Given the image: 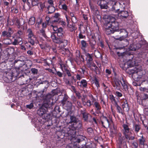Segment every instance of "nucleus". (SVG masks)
<instances>
[{"label":"nucleus","instance_id":"obj_1","mask_svg":"<svg viewBox=\"0 0 148 148\" xmlns=\"http://www.w3.org/2000/svg\"><path fill=\"white\" fill-rule=\"evenodd\" d=\"M58 37H56L54 34H51V37L53 41L55 43L60 44H63V47H65L67 44V41L62 38L64 36L65 32L63 29L61 27L58 28L56 33Z\"/></svg>","mask_w":148,"mask_h":148},{"label":"nucleus","instance_id":"obj_2","mask_svg":"<svg viewBox=\"0 0 148 148\" xmlns=\"http://www.w3.org/2000/svg\"><path fill=\"white\" fill-rule=\"evenodd\" d=\"M134 72L132 74V76L135 80L138 81L146 82V80L143 81L141 80V78L143 76V71L141 66H138L134 68Z\"/></svg>","mask_w":148,"mask_h":148},{"label":"nucleus","instance_id":"obj_3","mask_svg":"<svg viewBox=\"0 0 148 148\" xmlns=\"http://www.w3.org/2000/svg\"><path fill=\"white\" fill-rule=\"evenodd\" d=\"M104 24L110 25L113 28H117L119 27V23L116 21L115 18L112 16H109L105 19V23Z\"/></svg>","mask_w":148,"mask_h":148},{"label":"nucleus","instance_id":"obj_4","mask_svg":"<svg viewBox=\"0 0 148 148\" xmlns=\"http://www.w3.org/2000/svg\"><path fill=\"white\" fill-rule=\"evenodd\" d=\"M52 97V95L49 93L43 96V106H45V108H48L49 105L52 103V102L51 101Z\"/></svg>","mask_w":148,"mask_h":148},{"label":"nucleus","instance_id":"obj_5","mask_svg":"<svg viewBox=\"0 0 148 148\" xmlns=\"http://www.w3.org/2000/svg\"><path fill=\"white\" fill-rule=\"evenodd\" d=\"M126 3L125 2H123L120 1V2L117 3L114 1H109V4H110L112 6V11L115 12H117L119 10V9L116 8V5L118 4L122 5L123 8L125 7V5Z\"/></svg>","mask_w":148,"mask_h":148},{"label":"nucleus","instance_id":"obj_6","mask_svg":"<svg viewBox=\"0 0 148 148\" xmlns=\"http://www.w3.org/2000/svg\"><path fill=\"white\" fill-rule=\"evenodd\" d=\"M27 32L28 33V41L29 42L33 45L34 44L35 40L36 39V37L34 35L31 29H28Z\"/></svg>","mask_w":148,"mask_h":148},{"label":"nucleus","instance_id":"obj_7","mask_svg":"<svg viewBox=\"0 0 148 148\" xmlns=\"http://www.w3.org/2000/svg\"><path fill=\"white\" fill-rule=\"evenodd\" d=\"M104 27L105 29V31L106 34L108 35L113 33L115 31L116 28H113V27L110 25H109L105 24H104Z\"/></svg>","mask_w":148,"mask_h":148},{"label":"nucleus","instance_id":"obj_8","mask_svg":"<svg viewBox=\"0 0 148 148\" xmlns=\"http://www.w3.org/2000/svg\"><path fill=\"white\" fill-rule=\"evenodd\" d=\"M79 126H72L71 128L68 127L66 128V132L68 134L69 136H73L75 134L76 130Z\"/></svg>","mask_w":148,"mask_h":148},{"label":"nucleus","instance_id":"obj_9","mask_svg":"<svg viewBox=\"0 0 148 148\" xmlns=\"http://www.w3.org/2000/svg\"><path fill=\"white\" fill-rule=\"evenodd\" d=\"M70 121H69V123H68V124L73 123V124H72V126H77V124H78L79 125V127H80L81 126V124L80 122H79V120L76 118L75 116H70Z\"/></svg>","mask_w":148,"mask_h":148},{"label":"nucleus","instance_id":"obj_10","mask_svg":"<svg viewBox=\"0 0 148 148\" xmlns=\"http://www.w3.org/2000/svg\"><path fill=\"white\" fill-rule=\"evenodd\" d=\"M122 126L123 127V134L125 136L126 138H128L127 134H132L130 129L128 125L124 124Z\"/></svg>","mask_w":148,"mask_h":148},{"label":"nucleus","instance_id":"obj_11","mask_svg":"<svg viewBox=\"0 0 148 148\" xmlns=\"http://www.w3.org/2000/svg\"><path fill=\"white\" fill-rule=\"evenodd\" d=\"M13 31L10 27H8L6 31L2 32L1 36L4 38L10 37L13 33Z\"/></svg>","mask_w":148,"mask_h":148},{"label":"nucleus","instance_id":"obj_12","mask_svg":"<svg viewBox=\"0 0 148 148\" xmlns=\"http://www.w3.org/2000/svg\"><path fill=\"white\" fill-rule=\"evenodd\" d=\"M120 34H121V36L119 38H115L116 40H119L120 41L124 40L127 36L128 33L126 30L122 29L120 30Z\"/></svg>","mask_w":148,"mask_h":148},{"label":"nucleus","instance_id":"obj_13","mask_svg":"<svg viewBox=\"0 0 148 148\" xmlns=\"http://www.w3.org/2000/svg\"><path fill=\"white\" fill-rule=\"evenodd\" d=\"M16 71L15 69L12 70H10L9 72L6 73L7 78L11 80H12L13 77L16 76Z\"/></svg>","mask_w":148,"mask_h":148},{"label":"nucleus","instance_id":"obj_14","mask_svg":"<svg viewBox=\"0 0 148 148\" xmlns=\"http://www.w3.org/2000/svg\"><path fill=\"white\" fill-rule=\"evenodd\" d=\"M101 121L104 127L107 128L109 127L110 122L106 117L103 116L101 119Z\"/></svg>","mask_w":148,"mask_h":148},{"label":"nucleus","instance_id":"obj_15","mask_svg":"<svg viewBox=\"0 0 148 148\" xmlns=\"http://www.w3.org/2000/svg\"><path fill=\"white\" fill-rule=\"evenodd\" d=\"M44 107L45 108V107L43 106V104L42 106L38 110L37 113L39 116H43L46 112L47 108H45L46 109H45Z\"/></svg>","mask_w":148,"mask_h":148},{"label":"nucleus","instance_id":"obj_16","mask_svg":"<svg viewBox=\"0 0 148 148\" xmlns=\"http://www.w3.org/2000/svg\"><path fill=\"white\" fill-rule=\"evenodd\" d=\"M122 103V108L123 111L127 112L129 111L130 108L127 100L125 99L123 100Z\"/></svg>","mask_w":148,"mask_h":148},{"label":"nucleus","instance_id":"obj_17","mask_svg":"<svg viewBox=\"0 0 148 148\" xmlns=\"http://www.w3.org/2000/svg\"><path fill=\"white\" fill-rule=\"evenodd\" d=\"M66 148H87L85 145H79L78 147L75 145H73L72 144H69L68 145Z\"/></svg>","mask_w":148,"mask_h":148},{"label":"nucleus","instance_id":"obj_18","mask_svg":"<svg viewBox=\"0 0 148 148\" xmlns=\"http://www.w3.org/2000/svg\"><path fill=\"white\" fill-rule=\"evenodd\" d=\"M77 85L82 88H86L87 85V83L86 80L82 79L80 82H77Z\"/></svg>","mask_w":148,"mask_h":148},{"label":"nucleus","instance_id":"obj_19","mask_svg":"<svg viewBox=\"0 0 148 148\" xmlns=\"http://www.w3.org/2000/svg\"><path fill=\"white\" fill-rule=\"evenodd\" d=\"M121 82L118 79H116L114 81V82L112 84L113 86L116 89H119L121 86Z\"/></svg>","mask_w":148,"mask_h":148},{"label":"nucleus","instance_id":"obj_20","mask_svg":"<svg viewBox=\"0 0 148 148\" xmlns=\"http://www.w3.org/2000/svg\"><path fill=\"white\" fill-rule=\"evenodd\" d=\"M76 82V79H75L74 76H71V77L69 78V79H66L65 81V82L66 84L70 85L73 84Z\"/></svg>","mask_w":148,"mask_h":148},{"label":"nucleus","instance_id":"obj_21","mask_svg":"<svg viewBox=\"0 0 148 148\" xmlns=\"http://www.w3.org/2000/svg\"><path fill=\"white\" fill-rule=\"evenodd\" d=\"M119 14L120 18L121 19L127 18L129 15L128 12L126 11H121Z\"/></svg>","mask_w":148,"mask_h":148},{"label":"nucleus","instance_id":"obj_22","mask_svg":"<svg viewBox=\"0 0 148 148\" xmlns=\"http://www.w3.org/2000/svg\"><path fill=\"white\" fill-rule=\"evenodd\" d=\"M93 39L90 40V41L89 44L92 49H96L97 45H96V41L94 39V38L92 36Z\"/></svg>","mask_w":148,"mask_h":148},{"label":"nucleus","instance_id":"obj_23","mask_svg":"<svg viewBox=\"0 0 148 148\" xmlns=\"http://www.w3.org/2000/svg\"><path fill=\"white\" fill-rule=\"evenodd\" d=\"M14 64L17 63V64L18 65V66L19 67H22L25 64V62L23 60H14Z\"/></svg>","mask_w":148,"mask_h":148},{"label":"nucleus","instance_id":"obj_24","mask_svg":"<svg viewBox=\"0 0 148 148\" xmlns=\"http://www.w3.org/2000/svg\"><path fill=\"white\" fill-rule=\"evenodd\" d=\"M2 41L3 44L6 45L12 44V40L9 38L4 39Z\"/></svg>","mask_w":148,"mask_h":148},{"label":"nucleus","instance_id":"obj_25","mask_svg":"<svg viewBox=\"0 0 148 148\" xmlns=\"http://www.w3.org/2000/svg\"><path fill=\"white\" fill-rule=\"evenodd\" d=\"M63 105L66 108L67 110H69L71 109L72 107V104L71 102L67 101L65 102V104Z\"/></svg>","mask_w":148,"mask_h":148},{"label":"nucleus","instance_id":"obj_26","mask_svg":"<svg viewBox=\"0 0 148 148\" xmlns=\"http://www.w3.org/2000/svg\"><path fill=\"white\" fill-rule=\"evenodd\" d=\"M141 128L140 125L137 124H134L133 126V129L136 133H137Z\"/></svg>","mask_w":148,"mask_h":148},{"label":"nucleus","instance_id":"obj_27","mask_svg":"<svg viewBox=\"0 0 148 148\" xmlns=\"http://www.w3.org/2000/svg\"><path fill=\"white\" fill-rule=\"evenodd\" d=\"M48 10V14H51L53 12L55 11V8L53 5L49 6L47 8Z\"/></svg>","mask_w":148,"mask_h":148},{"label":"nucleus","instance_id":"obj_28","mask_svg":"<svg viewBox=\"0 0 148 148\" xmlns=\"http://www.w3.org/2000/svg\"><path fill=\"white\" fill-rule=\"evenodd\" d=\"M59 7L61 10L67 11L68 9L67 6L65 4H61V2H60V3L59 5Z\"/></svg>","mask_w":148,"mask_h":148},{"label":"nucleus","instance_id":"obj_29","mask_svg":"<svg viewBox=\"0 0 148 148\" xmlns=\"http://www.w3.org/2000/svg\"><path fill=\"white\" fill-rule=\"evenodd\" d=\"M81 44L82 45L81 48L83 50H85L88 45L86 42L84 40H82L81 41Z\"/></svg>","mask_w":148,"mask_h":148},{"label":"nucleus","instance_id":"obj_30","mask_svg":"<svg viewBox=\"0 0 148 148\" xmlns=\"http://www.w3.org/2000/svg\"><path fill=\"white\" fill-rule=\"evenodd\" d=\"M85 56H86V59L87 60V63L92 61L93 59L92 58L91 55L89 53H86Z\"/></svg>","mask_w":148,"mask_h":148},{"label":"nucleus","instance_id":"obj_31","mask_svg":"<svg viewBox=\"0 0 148 148\" xmlns=\"http://www.w3.org/2000/svg\"><path fill=\"white\" fill-rule=\"evenodd\" d=\"M94 106L96 108V110L98 111H99L101 108L99 103L97 101L95 102Z\"/></svg>","mask_w":148,"mask_h":148},{"label":"nucleus","instance_id":"obj_32","mask_svg":"<svg viewBox=\"0 0 148 148\" xmlns=\"http://www.w3.org/2000/svg\"><path fill=\"white\" fill-rule=\"evenodd\" d=\"M21 43V44H22V39H21L19 40V41L18 40V39H15L14 40V41L13 42H12V44L14 45H18V44Z\"/></svg>","mask_w":148,"mask_h":148},{"label":"nucleus","instance_id":"obj_33","mask_svg":"<svg viewBox=\"0 0 148 148\" xmlns=\"http://www.w3.org/2000/svg\"><path fill=\"white\" fill-rule=\"evenodd\" d=\"M35 18L34 16L31 17L29 19L28 21V23L29 25H34L35 23Z\"/></svg>","mask_w":148,"mask_h":148},{"label":"nucleus","instance_id":"obj_34","mask_svg":"<svg viewBox=\"0 0 148 148\" xmlns=\"http://www.w3.org/2000/svg\"><path fill=\"white\" fill-rule=\"evenodd\" d=\"M83 104L84 106H87L90 107L91 104V102L89 100H87L86 101H84L82 99Z\"/></svg>","mask_w":148,"mask_h":148},{"label":"nucleus","instance_id":"obj_35","mask_svg":"<svg viewBox=\"0 0 148 148\" xmlns=\"http://www.w3.org/2000/svg\"><path fill=\"white\" fill-rule=\"evenodd\" d=\"M68 97L66 94H65L63 98V99L61 101V103L63 105L65 104V102L67 101V100L68 99Z\"/></svg>","mask_w":148,"mask_h":148},{"label":"nucleus","instance_id":"obj_36","mask_svg":"<svg viewBox=\"0 0 148 148\" xmlns=\"http://www.w3.org/2000/svg\"><path fill=\"white\" fill-rule=\"evenodd\" d=\"M53 21L54 22H56L58 23H60V24L62 25H66L65 22L61 18H58L57 20H54Z\"/></svg>","mask_w":148,"mask_h":148},{"label":"nucleus","instance_id":"obj_37","mask_svg":"<svg viewBox=\"0 0 148 148\" xmlns=\"http://www.w3.org/2000/svg\"><path fill=\"white\" fill-rule=\"evenodd\" d=\"M7 51L8 53L9 54H12L14 53V49L13 47H10L7 49Z\"/></svg>","mask_w":148,"mask_h":148},{"label":"nucleus","instance_id":"obj_38","mask_svg":"<svg viewBox=\"0 0 148 148\" xmlns=\"http://www.w3.org/2000/svg\"><path fill=\"white\" fill-rule=\"evenodd\" d=\"M39 5L38 6V8H39L40 12H42L43 11V9L45 7V5L44 3H39Z\"/></svg>","mask_w":148,"mask_h":148},{"label":"nucleus","instance_id":"obj_39","mask_svg":"<svg viewBox=\"0 0 148 148\" xmlns=\"http://www.w3.org/2000/svg\"><path fill=\"white\" fill-rule=\"evenodd\" d=\"M123 82H121V84L122 85L123 88L125 90H126L127 88V85L125 81L123 80V79L122 78Z\"/></svg>","mask_w":148,"mask_h":148},{"label":"nucleus","instance_id":"obj_40","mask_svg":"<svg viewBox=\"0 0 148 148\" xmlns=\"http://www.w3.org/2000/svg\"><path fill=\"white\" fill-rule=\"evenodd\" d=\"M116 109L117 110V112L120 113L122 115L123 114V112H122V109L121 107L119 106L117 104H116Z\"/></svg>","mask_w":148,"mask_h":148},{"label":"nucleus","instance_id":"obj_41","mask_svg":"<svg viewBox=\"0 0 148 148\" xmlns=\"http://www.w3.org/2000/svg\"><path fill=\"white\" fill-rule=\"evenodd\" d=\"M102 2H100L99 5L101 9H106L108 8L107 5L106 4H102Z\"/></svg>","mask_w":148,"mask_h":148},{"label":"nucleus","instance_id":"obj_42","mask_svg":"<svg viewBox=\"0 0 148 148\" xmlns=\"http://www.w3.org/2000/svg\"><path fill=\"white\" fill-rule=\"evenodd\" d=\"M129 62H130V65L131 66H134L136 65V63L134 60L133 59H132V60H130L128 62V63Z\"/></svg>","mask_w":148,"mask_h":148},{"label":"nucleus","instance_id":"obj_43","mask_svg":"<svg viewBox=\"0 0 148 148\" xmlns=\"http://www.w3.org/2000/svg\"><path fill=\"white\" fill-rule=\"evenodd\" d=\"M31 71L32 73L34 75L37 74L38 72V70L34 68H32L31 69Z\"/></svg>","mask_w":148,"mask_h":148},{"label":"nucleus","instance_id":"obj_44","mask_svg":"<svg viewBox=\"0 0 148 148\" xmlns=\"http://www.w3.org/2000/svg\"><path fill=\"white\" fill-rule=\"evenodd\" d=\"M65 73L69 77H71L72 76V73L69 70L66 69H65V71H64Z\"/></svg>","mask_w":148,"mask_h":148},{"label":"nucleus","instance_id":"obj_45","mask_svg":"<svg viewBox=\"0 0 148 148\" xmlns=\"http://www.w3.org/2000/svg\"><path fill=\"white\" fill-rule=\"evenodd\" d=\"M23 34V32L21 31H18V32L16 34V36H17V38H18L20 39H21L20 36H22Z\"/></svg>","mask_w":148,"mask_h":148},{"label":"nucleus","instance_id":"obj_46","mask_svg":"<svg viewBox=\"0 0 148 148\" xmlns=\"http://www.w3.org/2000/svg\"><path fill=\"white\" fill-rule=\"evenodd\" d=\"M44 61L46 63V64L49 66L50 64H52V63L53 62V61H52V60L49 59H47L46 60L44 59Z\"/></svg>","mask_w":148,"mask_h":148},{"label":"nucleus","instance_id":"obj_47","mask_svg":"<svg viewBox=\"0 0 148 148\" xmlns=\"http://www.w3.org/2000/svg\"><path fill=\"white\" fill-rule=\"evenodd\" d=\"M139 143L141 145H145L144 142L145 141V139L143 138V136L141 137L140 139H139Z\"/></svg>","mask_w":148,"mask_h":148},{"label":"nucleus","instance_id":"obj_48","mask_svg":"<svg viewBox=\"0 0 148 148\" xmlns=\"http://www.w3.org/2000/svg\"><path fill=\"white\" fill-rule=\"evenodd\" d=\"M38 33L42 35L43 37H46V35L45 33V31L43 29H41L40 30Z\"/></svg>","mask_w":148,"mask_h":148},{"label":"nucleus","instance_id":"obj_49","mask_svg":"<svg viewBox=\"0 0 148 148\" xmlns=\"http://www.w3.org/2000/svg\"><path fill=\"white\" fill-rule=\"evenodd\" d=\"M11 11L16 14L18 12V10L17 8L13 7H12L11 8Z\"/></svg>","mask_w":148,"mask_h":148},{"label":"nucleus","instance_id":"obj_50","mask_svg":"<svg viewBox=\"0 0 148 148\" xmlns=\"http://www.w3.org/2000/svg\"><path fill=\"white\" fill-rule=\"evenodd\" d=\"M140 90L141 91H147L148 90V86L146 87H141L140 88Z\"/></svg>","mask_w":148,"mask_h":148},{"label":"nucleus","instance_id":"obj_51","mask_svg":"<svg viewBox=\"0 0 148 148\" xmlns=\"http://www.w3.org/2000/svg\"><path fill=\"white\" fill-rule=\"evenodd\" d=\"M71 99L73 103L75 104V103H76L77 101V98L74 96H72L71 97Z\"/></svg>","mask_w":148,"mask_h":148},{"label":"nucleus","instance_id":"obj_52","mask_svg":"<svg viewBox=\"0 0 148 148\" xmlns=\"http://www.w3.org/2000/svg\"><path fill=\"white\" fill-rule=\"evenodd\" d=\"M50 116V115L49 114H47L46 112L44 114L43 117V118L45 119H48V118H49Z\"/></svg>","mask_w":148,"mask_h":148},{"label":"nucleus","instance_id":"obj_53","mask_svg":"<svg viewBox=\"0 0 148 148\" xmlns=\"http://www.w3.org/2000/svg\"><path fill=\"white\" fill-rule=\"evenodd\" d=\"M83 118L85 121H86L88 119V114L86 113H84L83 114Z\"/></svg>","mask_w":148,"mask_h":148},{"label":"nucleus","instance_id":"obj_54","mask_svg":"<svg viewBox=\"0 0 148 148\" xmlns=\"http://www.w3.org/2000/svg\"><path fill=\"white\" fill-rule=\"evenodd\" d=\"M51 27H52L54 31L55 32V33H56L57 31L58 30V28L56 26H54L52 25H51Z\"/></svg>","mask_w":148,"mask_h":148},{"label":"nucleus","instance_id":"obj_55","mask_svg":"<svg viewBox=\"0 0 148 148\" xmlns=\"http://www.w3.org/2000/svg\"><path fill=\"white\" fill-rule=\"evenodd\" d=\"M92 61L89 62H88L87 63L86 65L87 66L90 68H91V65H92L94 63Z\"/></svg>","mask_w":148,"mask_h":148},{"label":"nucleus","instance_id":"obj_56","mask_svg":"<svg viewBox=\"0 0 148 148\" xmlns=\"http://www.w3.org/2000/svg\"><path fill=\"white\" fill-rule=\"evenodd\" d=\"M9 23L11 25H13L15 24V20H14V18L11 20V21H9Z\"/></svg>","mask_w":148,"mask_h":148},{"label":"nucleus","instance_id":"obj_57","mask_svg":"<svg viewBox=\"0 0 148 148\" xmlns=\"http://www.w3.org/2000/svg\"><path fill=\"white\" fill-rule=\"evenodd\" d=\"M33 106L34 105L33 103H31L30 104L27 105L26 106L27 108L29 109H32Z\"/></svg>","mask_w":148,"mask_h":148},{"label":"nucleus","instance_id":"obj_58","mask_svg":"<svg viewBox=\"0 0 148 148\" xmlns=\"http://www.w3.org/2000/svg\"><path fill=\"white\" fill-rule=\"evenodd\" d=\"M71 20L72 22L74 23H76L77 21L76 18L75 16L71 18Z\"/></svg>","mask_w":148,"mask_h":148},{"label":"nucleus","instance_id":"obj_59","mask_svg":"<svg viewBox=\"0 0 148 148\" xmlns=\"http://www.w3.org/2000/svg\"><path fill=\"white\" fill-rule=\"evenodd\" d=\"M1 11L0 10V21H2L4 20L5 18L3 15L1 14Z\"/></svg>","mask_w":148,"mask_h":148},{"label":"nucleus","instance_id":"obj_60","mask_svg":"<svg viewBox=\"0 0 148 148\" xmlns=\"http://www.w3.org/2000/svg\"><path fill=\"white\" fill-rule=\"evenodd\" d=\"M14 20H15V24L16 25H19L20 24V22L18 19L16 18H14Z\"/></svg>","mask_w":148,"mask_h":148},{"label":"nucleus","instance_id":"obj_61","mask_svg":"<svg viewBox=\"0 0 148 148\" xmlns=\"http://www.w3.org/2000/svg\"><path fill=\"white\" fill-rule=\"evenodd\" d=\"M138 146V143L135 142H134L132 143V146L133 148H136Z\"/></svg>","mask_w":148,"mask_h":148},{"label":"nucleus","instance_id":"obj_62","mask_svg":"<svg viewBox=\"0 0 148 148\" xmlns=\"http://www.w3.org/2000/svg\"><path fill=\"white\" fill-rule=\"evenodd\" d=\"M60 67H61V68L62 69V70H63V69H64V70H65V69H66V66L64 64H62V63H61L60 64Z\"/></svg>","mask_w":148,"mask_h":148},{"label":"nucleus","instance_id":"obj_63","mask_svg":"<svg viewBox=\"0 0 148 148\" xmlns=\"http://www.w3.org/2000/svg\"><path fill=\"white\" fill-rule=\"evenodd\" d=\"M27 53L30 56H32L33 54V51L29 50L27 51Z\"/></svg>","mask_w":148,"mask_h":148},{"label":"nucleus","instance_id":"obj_64","mask_svg":"<svg viewBox=\"0 0 148 148\" xmlns=\"http://www.w3.org/2000/svg\"><path fill=\"white\" fill-rule=\"evenodd\" d=\"M75 105L77 107H81V104L80 102L79 101H77Z\"/></svg>","mask_w":148,"mask_h":148}]
</instances>
